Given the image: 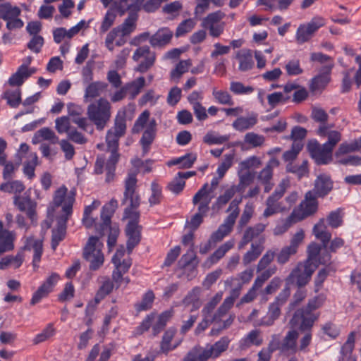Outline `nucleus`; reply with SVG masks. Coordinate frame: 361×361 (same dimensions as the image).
Returning <instances> with one entry per match:
<instances>
[{
	"label": "nucleus",
	"mask_w": 361,
	"mask_h": 361,
	"mask_svg": "<svg viewBox=\"0 0 361 361\" xmlns=\"http://www.w3.org/2000/svg\"><path fill=\"white\" fill-rule=\"evenodd\" d=\"M195 25V23L191 18L183 20L177 27L175 34L176 37H179L190 32L194 28Z\"/></svg>",
	"instance_id": "obj_63"
},
{
	"label": "nucleus",
	"mask_w": 361,
	"mask_h": 361,
	"mask_svg": "<svg viewBox=\"0 0 361 361\" xmlns=\"http://www.w3.org/2000/svg\"><path fill=\"white\" fill-rule=\"evenodd\" d=\"M334 182L330 176L326 173L319 174L314 180L313 192L317 197H326L333 189Z\"/></svg>",
	"instance_id": "obj_14"
},
{
	"label": "nucleus",
	"mask_w": 361,
	"mask_h": 361,
	"mask_svg": "<svg viewBox=\"0 0 361 361\" xmlns=\"http://www.w3.org/2000/svg\"><path fill=\"white\" fill-rule=\"evenodd\" d=\"M327 222L329 226L336 228L343 224V215L341 209H337L329 213L327 216Z\"/></svg>",
	"instance_id": "obj_62"
},
{
	"label": "nucleus",
	"mask_w": 361,
	"mask_h": 361,
	"mask_svg": "<svg viewBox=\"0 0 361 361\" xmlns=\"http://www.w3.org/2000/svg\"><path fill=\"white\" fill-rule=\"evenodd\" d=\"M14 204L20 212L26 213L27 217L34 222L37 219L36 207L37 203L29 196L21 197L16 195L14 197Z\"/></svg>",
	"instance_id": "obj_15"
},
{
	"label": "nucleus",
	"mask_w": 361,
	"mask_h": 361,
	"mask_svg": "<svg viewBox=\"0 0 361 361\" xmlns=\"http://www.w3.org/2000/svg\"><path fill=\"white\" fill-rule=\"evenodd\" d=\"M230 342L231 340L228 337L223 336L214 344H207L212 354V359L214 360L218 358L223 353L226 352L228 348Z\"/></svg>",
	"instance_id": "obj_33"
},
{
	"label": "nucleus",
	"mask_w": 361,
	"mask_h": 361,
	"mask_svg": "<svg viewBox=\"0 0 361 361\" xmlns=\"http://www.w3.org/2000/svg\"><path fill=\"white\" fill-rule=\"evenodd\" d=\"M233 246V240L226 241L223 245H221L210 257L207 258L205 262V264H208L209 267L214 264H216L219 260L224 257L226 253Z\"/></svg>",
	"instance_id": "obj_34"
},
{
	"label": "nucleus",
	"mask_w": 361,
	"mask_h": 361,
	"mask_svg": "<svg viewBox=\"0 0 361 361\" xmlns=\"http://www.w3.org/2000/svg\"><path fill=\"white\" fill-rule=\"evenodd\" d=\"M322 247L316 243H310L307 247V258L304 262H308L318 266L317 257L319 255Z\"/></svg>",
	"instance_id": "obj_53"
},
{
	"label": "nucleus",
	"mask_w": 361,
	"mask_h": 361,
	"mask_svg": "<svg viewBox=\"0 0 361 361\" xmlns=\"http://www.w3.org/2000/svg\"><path fill=\"white\" fill-rule=\"evenodd\" d=\"M145 85V79L144 77H140L137 80L126 84L127 91L130 94V99H133L138 95Z\"/></svg>",
	"instance_id": "obj_50"
},
{
	"label": "nucleus",
	"mask_w": 361,
	"mask_h": 361,
	"mask_svg": "<svg viewBox=\"0 0 361 361\" xmlns=\"http://www.w3.org/2000/svg\"><path fill=\"white\" fill-rule=\"evenodd\" d=\"M317 265L309 264L308 262H300L291 271L286 279L287 284H295L298 288L305 286L311 280Z\"/></svg>",
	"instance_id": "obj_7"
},
{
	"label": "nucleus",
	"mask_w": 361,
	"mask_h": 361,
	"mask_svg": "<svg viewBox=\"0 0 361 361\" xmlns=\"http://www.w3.org/2000/svg\"><path fill=\"white\" fill-rule=\"evenodd\" d=\"M356 332L352 331L348 336L347 341L343 345L341 349L342 361H356L355 356L352 355L355 348Z\"/></svg>",
	"instance_id": "obj_28"
},
{
	"label": "nucleus",
	"mask_w": 361,
	"mask_h": 361,
	"mask_svg": "<svg viewBox=\"0 0 361 361\" xmlns=\"http://www.w3.org/2000/svg\"><path fill=\"white\" fill-rule=\"evenodd\" d=\"M126 120L124 114H118L114 118V126L107 130L106 143L107 152H110L108 159L103 154L98 155L94 164V173L102 174L106 172L105 181L111 183L115 178L116 164L120 159L118 152L119 139L125 135L126 132Z\"/></svg>",
	"instance_id": "obj_1"
},
{
	"label": "nucleus",
	"mask_w": 361,
	"mask_h": 361,
	"mask_svg": "<svg viewBox=\"0 0 361 361\" xmlns=\"http://www.w3.org/2000/svg\"><path fill=\"white\" fill-rule=\"evenodd\" d=\"M355 151H361V137L350 143L346 142L341 143L336 152V156L338 157Z\"/></svg>",
	"instance_id": "obj_42"
},
{
	"label": "nucleus",
	"mask_w": 361,
	"mask_h": 361,
	"mask_svg": "<svg viewBox=\"0 0 361 361\" xmlns=\"http://www.w3.org/2000/svg\"><path fill=\"white\" fill-rule=\"evenodd\" d=\"M133 59L135 61H139L142 59L135 70L143 73L154 66L156 61V54L151 51L149 46L145 45L138 47L135 51L133 55Z\"/></svg>",
	"instance_id": "obj_12"
},
{
	"label": "nucleus",
	"mask_w": 361,
	"mask_h": 361,
	"mask_svg": "<svg viewBox=\"0 0 361 361\" xmlns=\"http://www.w3.org/2000/svg\"><path fill=\"white\" fill-rule=\"evenodd\" d=\"M209 359H212V356L207 345L205 347L196 345L186 353L183 361H208Z\"/></svg>",
	"instance_id": "obj_23"
},
{
	"label": "nucleus",
	"mask_w": 361,
	"mask_h": 361,
	"mask_svg": "<svg viewBox=\"0 0 361 361\" xmlns=\"http://www.w3.org/2000/svg\"><path fill=\"white\" fill-rule=\"evenodd\" d=\"M173 36V32L167 27L159 28L149 38V44L152 47H164L169 44Z\"/></svg>",
	"instance_id": "obj_19"
},
{
	"label": "nucleus",
	"mask_w": 361,
	"mask_h": 361,
	"mask_svg": "<svg viewBox=\"0 0 361 361\" xmlns=\"http://www.w3.org/2000/svg\"><path fill=\"white\" fill-rule=\"evenodd\" d=\"M108 84L104 82L97 81L90 83L85 89L84 98L86 102L100 95L106 90Z\"/></svg>",
	"instance_id": "obj_32"
},
{
	"label": "nucleus",
	"mask_w": 361,
	"mask_h": 361,
	"mask_svg": "<svg viewBox=\"0 0 361 361\" xmlns=\"http://www.w3.org/2000/svg\"><path fill=\"white\" fill-rule=\"evenodd\" d=\"M74 192L71 195H68L66 199V204L63 207V214L57 218V227L52 230L51 236V248L55 250L59 243L62 241L66 235V223L68 216L72 213V206L74 202Z\"/></svg>",
	"instance_id": "obj_5"
},
{
	"label": "nucleus",
	"mask_w": 361,
	"mask_h": 361,
	"mask_svg": "<svg viewBox=\"0 0 361 361\" xmlns=\"http://www.w3.org/2000/svg\"><path fill=\"white\" fill-rule=\"evenodd\" d=\"M21 10L18 6H13L6 2L0 4V18L7 21L15 17H19Z\"/></svg>",
	"instance_id": "obj_37"
},
{
	"label": "nucleus",
	"mask_w": 361,
	"mask_h": 361,
	"mask_svg": "<svg viewBox=\"0 0 361 361\" xmlns=\"http://www.w3.org/2000/svg\"><path fill=\"white\" fill-rule=\"evenodd\" d=\"M23 249L27 250H33L32 265L35 269L38 268V263L41 260L43 252L42 241L33 237L27 238Z\"/></svg>",
	"instance_id": "obj_26"
},
{
	"label": "nucleus",
	"mask_w": 361,
	"mask_h": 361,
	"mask_svg": "<svg viewBox=\"0 0 361 361\" xmlns=\"http://www.w3.org/2000/svg\"><path fill=\"white\" fill-rule=\"evenodd\" d=\"M291 328L281 342V353L286 355H293L298 351L297 340L299 333L298 328Z\"/></svg>",
	"instance_id": "obj_16"
},
{
	"label": "nucleus",
	"mask_w": 361,
	"mask_h": 361,
	"mask_svg": "<svg viewBox=\"0 0 361 361\" xmlns=\"http://www.w3.org/2000/svg\"><path fill=\"white\" fill-rule=\"evenodd\" d=\"M24 260L23 252H18L16 256L8 255L1 259L0 269H6L8 267L11 266L14 269L19 268Z\"/></svg>",
	"instance_id": "obj_36"
},
{
	"label": "nucleus",
	"mask_w": 361,
	"mask_h": 361,
	"mask_svg": "<svg viewBox=\"0 0 361 361\" xmlns=\"http://www.w3.org/2000/svg\"><path fill=\"white\" fill-rule=\"evenodd\" d=\"M38 136L44 140L49 141L51 144H57L59 142V137L55 133L49 128H42L37 131Z\"/></svg>",
	"instance_id": "obj_64"
},
{
	"label": "nucleus",
	"mask_w": 361,
	"mask_h": 361,
	"mask_svg": "<svg viewBox=\"0 0 361 361\" xmlns=\"http://www.w3.org/2000/svg\"><path fill=\"white\" fill-rule=\"evenodd\" d=\"M325 25V20L322 17L315 16L305 24H301L295 35V38L299 44H303L308 42L314 35V33Z\"/></svg>",
	"instance_id": "obj_10"
},
{
	"label": "nucleus",
	"mask_w": 361,
	"mask_h": 361,
	"mask_svg": "<svg viewBox=\"0 0 361 361\" xmlns=\"http://www.w3.org/2000/svg\"><path fill=\"white\" fill-rule=\"evenodd\" d=\"M317 198L313 192H306L305 200L291 213L296 221H302L317 212L319 204Z\"/></svg>",
	"instance_id": "obj_9"
},
{
	"label": "nucleus",
	"mask_w": 361,
	"mask_h": 361,
	"mask_svg": "<svg viewBox=\"0 0 361 361\" xmlns=\"http://www.w3.org/2000/svg\"><path fill=\"white\" fill-rule=\"evenodd\" d=\"M38 157L36 153L30 154V160L25 162L23 166V173L29 179L35 177V169L37 165Z\"/></svg>",
	"instance_id": "obj_54"
},
{
	"label": "nucleus",
	"mask_w": 361,
	"mask_h": 361,
	"mask_svg": "<svg viewBox=\"0 0 361 361\" xmlns=\"http://www.w3.org/2000/svg\"><path fill=\"white\" fill-rule=\"evenodd\" d=\"M307 149L317 165H327L333 161V150L315 139L308 141Z\"/></svg>",
	"instance_id": "obj_8"
},
{
	"label": "nucleus",
	"mask_w": 361,
	"mask_h": 361,
	"mask_svg": "<svg viewBox=\"0 0 361 361\" xmlns=\"http://www.w3.org/2000/svg\"><path fill=\"white\" fill-rule=\"evenodd\" d=\"M233 154H228L224 155V158L222 162L219 165L217 169V173L220 178H223L226 171L231 168L233 164Z\"/></svg>",
	"instance_id": "obj_61"
},
{
	"label": "nucleus",
	"mask_w": 361,
	"mask_h": 361,
	"mask_svg": "<svg viewBox=\"0 0 361 361\" xmlns=\"http://www.w3.org/2000/svg\"><path fill=\"white\" fill-rule=\"evenodd\" d=\"M307 293L305 290H302L299 288L296 292L293 294L290 302L288 304V312H291L296 307H298L306 298Z\"/></svg>",
	"instance_id": "obj_60"
},
{
	"label": "nucleus",
	"mask_w": 361,
	"mask_h": 361,
	"mask_svg": "<svg viewBox=\"0 0 361 361\" xmlns=\"http://www.w3.org/2000/svg\"><path fill=\"white\" fill-rule=\"evenodd\" d=\"M254 212V207L252 204H246L243 214L238 224V229L241 231L242 228L247 225L252 218Z\"/></svg>",
	"instance_id": "obj_57"
},
{
	"label": "nucleus",
	"mask_w": 361,
	"mask_h": 361,
	"mask_svg": "<svg viewBox=\"0 0 361 361\" xmlns=\"http://www.w3.org/2000/svg\"><path fill=\"white\" fill-rule=\"evenodd\" d=\"M173 315V310L172 309L163 312L157 318L156 323L152 326L154 335H157L166 326L167 322L171 319Z\"/></svg>",
	"instance_id": "obj_41"
},
{
	"label": "nucleus",
	"mask_w": 361,
	"mask_h": 361,
	"mask_svg": "<svg viewBox=\"0 0 361 361\" xmlns=\"http://www.w3.org/2000/svg\"><path fill=\"white\" fill-rule=\"evenodd\" d=\"M266 225L262 223L247 227L244 231L242 239L238 244V249H243L246 245L255 238L258 240L262 236L261 234L264 231Z\"/></svg>",
	"instance_id": "obj_21"
},
{
	"label": "nucleus",
	"mask_w": 361,
	"mask_h": 361,
	"mask_svg": "<svg viewBox=\"0 0 361 361\" xmlns=\"http://www.w3.org/2000/svg\"><path fill=\"white\" fill-rule=\"evenodd\" d=\"M324 302L322 296L309 300L306 306L298 309L288 322L292 328H298L300 331L312 329L314 322L319 319V314L314 311L319 308Z\"/></svg>",
	"instance_id": "obj_2"
},
{
	"label": "nucleus",
	"mask_w": 361,
	"mask_h": 361,
	"mask_svg": "<svg viewBox=\"0 0 361 361\" xmlns=\"http://www.w3.org/2000/svg\"><path fill=\"white\" fill-rule=\"evenodd\" d=\"M333 126L320 125L317 130V134L322 137H327V141L324 143L333 151L336 145L341 140L342 135L338 130H331Z\"/></svg>",
	"instance_id": "obj_18"
},
{
	"label": "nucleus",
	"mask_w": 361,
	"mask_h": 361,
	"mask_svg": "<svg viewBox=\"0 0 361 361\" xmlns=\"http://www.w3.org/2000/svg\"><path fill=\"white\" fill-rule=\"evenodd\" d=\"M103 244L99 237L90 236L83 250V257L90 262V269L97 270L104 264Z\"/></svg>",
	"instance_id": "obj_6"
},
{
	"label": "nucleus",
	"mask_w": 361,
	"mask_h": 361,
	"mask_svg": "<svg viewBox=\"0 0 361 361\" xmlns=\"http://www.w3.org/2000/svg\"><path fill=\"white\" fill-rule=\"evenodd\" d=\"M289 185V180L283 179L275 189L274 192L267 199L266 206H270L283 211V208L279 201L283 196Z\"/></svg>",
	"instance_id": "obj_22"
},
{
	"label": "nucleus",
	"mask_w": 361,
	"mask_h": 361,
	"mask_svg": "<svg viewBox=\"0 0 361 361\" xmlns=\"http://www.w3.org/2000/svg\"><path fill=\"white\" fill-rule=\"evenodd\" d=\"M225 13L221 11L211 13L202 19L201 26L204 29H207L217 25L221 23V20L225 17Z\"/></svg>",
	"instance_id": "obj_44"
},
{
	"label": "nucleus",
	"mask_w": 361,
	"mask_h": 361,
	"mask_svg": "<svg viewBox=\"0 0 361 361\" xmlns=\"http://www.w3.org/2000/svg\"><path fill=\"white\" fill-rule=\"evenodd\" d=\"M129 221L126 226V233L128 237L127 250L130 253L141 240V226L138 225L140 213H132L128 217Z\"/></svg>",
	"instance_id": "obj_11"
},
{
	"label": "nucleus",
	"mask_w": 361,
	"mask_h": 361,
	"mask_svg": "<svg viewBox=\"0 0 361 361\" xmlns=\"http://www.w3.org/2000/svg\"><path fill=\"white\" fill-rule=\"evenodd\" d=\"M281 314V307L273 302H271L269 305L267 314L261 319L257 325L264 326H272L274 324L275 321L279 318Z\"/></svg>",
	"instance_id": "obj_27"
},
{
	"label": "nucleus",
	"mask_w": 361,
	"mask_h": 361,
	"mask_svg": "<svg viewBox=\"0 0 361 361\" xmlns=\"http://www.w3.org/2000/svg\"><path fill=\"white\" fill-rule=\"evenodd\" d=\"M4 98L7 100L8 104L12 108H16L21 103V92L19 89L13 91H6Z\"/></svg>",
	"instance_id": "obj_52"
},
{
	"label": "nucleus",
	"mask_w": 361,
	"mask_h": 361,
	"mask_svg": "<svg viewBox=\"0 0 361 361\" xmlns=\"http://www.w3.org/2000/svg\"><path fill=\"white\" fill-rule=\"evenodd\" d=\"M176 332V330L174 328H170L164 332L160 344V350L162 353L168 354L169 352L176 348V345L171 344Z\"/></svg>",
	"instance_id": "obj_40"
},
{
	"label": "nucleus",
	"mask_w": 361,
	"mask_h": 361,
	"mask_svg": "<svg viewBox=\"0 0 361 361\" xmlns=\"http://www.w3.org/2000/svg\"><path fill=\"white\" fill-rule=\"evenodd\" d=\"M137 171H130L125 180V190L123 193V204L129 202V206L126 208L125 218H128L132 213H140L137 209L140 204V196L136 191L137 188Z\"/></svg>",
	"instance_id": "obj_4"
},
{
	"label": "nucleus",
	"mask_w": 361,
	"mask_h": 361,
	"mask_svg": "<svg viewBox=\"0 0 361 361\" xmlns=\"http://www.w3.org/2000/svg\"><path fill=\"white\" fill-rule=\"evenodd\" d=\"M156 133H157L152 130H147L146 129L144 131L140 140V143L142 148V157H145L149 152L150 146L155 139Z\"/></svg>",
	"instance_id": "obj_49"
},
{
	"label": "nucleus",
	"mask_w": 361,
	"mask_h": 361,
	"mask_svg": "<svg viewBox=\"0 0 361 361\" xmlns=\"http://www.w3.org/2000/svg\"><path fill=\"white\" fill-rule=\"evenodd\" d=\"M29 77L30 74L27 72V66L22 64L18 68L17 71L10 77L8 84L11 86H20L23 85L24 80Z\"/></svg>",
	"instance_id": "obj_39"
},
{
	"label": "nucleus",
	"mask_w": 361,
	"mask_h": 361,
	"mask_svg": "<svg viewBox=\"0 0 361 361\" xmlns=\"http://www.w3.org/2000/svg\"><path fill=\"white\" fill-rule=\"evenodd\" d=\"M137 18L138 16L136 12H130L123 23L116 27L122 37L129 35L135 30Z\"/></svg>",
	"instance_id": "obj_30"
},
{
	"label": "nucleus",
	"mask_w": 361,
	"mask_h": 361,
	"mask_svg": "<svg viewBox=\"0 0 361 361\" xmlns=\"http://www.w3.org/2000/svg\"><path fill=\"white\" fill-rule=\"evenodd\" d=\"M313 233L317 239L322 241L323 247L327 248L328 243L331 238V234L326 230L324 219H321L319 221L314 225Z\"/></svg>",
	"instance_id": "obj_31"
},
{
	"label": "nucleus",
	"mask_w": 361,
	"mask_h": 361,
	"mask_svg": "<svg viewBox=\"0 0 361 361\" xmlns=\"http://www.w3.org/2000/svg\"><path fill=\"white\" fill-rule=\"evenodd\" d=\"M258 121V114L251 112L247 116H240L232 123V126L238 131L243 132L253 128Z\"/></svg>",
	"instance_id": "obj_24"
},
{
	"label": "nucleus",
	"mask_w": 361,
	"mask_h": 361,
	"mask_svg": "<svg viewBox=\"0 0 361 361\" xmlns=\"http://www.w3.org/2000/svg\"><path fill=\"white\" fill-rule=\"evenodd\" d=\"M197 159L195 154L188 153L179 158L170 161L168 166L180 165V169H189L192 167Z\"/></svg>",
	"instance_id": "obj_43"
},
{
	"label": "nucleus",
	"mask_w": 361,
	"mask_h": 361,
	"mask_svg": "<svg viewBox=\"0 0 361 361\" xmlns=\"http://www.w3.org/2000/svg\"><path fill=\"white\" fill-rule=\"evenodd\" d=\"M16 233L4 228V224L0 221V256L14 249Z\"/></svg>",
	"instance_id": "obj_20"
},
{
	"label": "nucleus",
	"mask_w": 361,
	"mask_h": 361,
	"mask_svg": "<svg viewBox=\"0 0 361 361\" xmlns=\"http://www.w3.org/2000/svg\"><path fill=\"white\" fill-rule=\"evenodd\" d=\"M222 178H220L219 176L218 177H214L211 181V187L209 189L208 183L204 184V185L197 192V193L194 195L192 198V202L194 204H197L199 203L200 201H201V199L204 197H207L208 195L213 192L216 188L218 186L219 183V180Z\"/></svg>",
	"instance_id": "obj_35"
},
{
	"label": "nucleus",
	"mask_w": 361,
	"mask_h": 361,
	"mask_svg": "<svg viewBox=\"0 0 361 361\" xmlns=\"http://www.w3.org/2000/svg\"><path fill=\"white\" fill-rule=\"evenodd\" d=\"M212 96L215 101L220 104L228 106H233L234 104L231 95L226 90L214 88L212 91Z\"/></svg>",
	"instance_id": "obj_47"
},
{
	"label": "nucleus",
	"mask_w": 361,
	"mask_h": 361,
	"mask_svg": "<svg viewBox=\"0 0 361 361\" xmlns=\"http://www.w3.org/2000/svg\"><path fill=\"white\" fill-rule=\"evenodd\" d=\"M279 161L276 158H271L267 162L266 166L259 172L257 180L264 185V192H269L273 188L271 183L273 178V169L279 166Z\"/></svg>",
	"instance_id": "obj_13"
},
{
	"label": "nucleus",
	"mask_w": 361,
	"mask_h": 361,
	"mask_svg": "<svg viewBox=\"0 0 361 361\" xmlns=\"http://www.w3.org/2000/svg\"><path fill=\"white\" fill-rule=\"evenodd\" d=\"M54 334L55 329L54 328L53 324H49L40 334L36 335L33 339V343L37 345L42 343L53 336Z\"/></svg>",
	"instance_id": "obj_58"
},
{
	"label": "nucleus",
	"mask_w": 361,
	"mask_h": 361,
	"mask_svg": "<svg viewBox=\"0 0 361 361\" xmlns=\"http://www.w3.org/2000/svg\"><path fill=\"white\" fill-rule=\"evenodd\" d=\"M236 59L239 61V69L241 71H247L254 66L252 56L249 51L242 50L237 53Z\"/></svg>",
	"instance_id": "obj_38"
},
{
	"label": "nucleus",
	"mask_w": 361,
	"mask_h": 361,
	"mask_svg": "<svg viewBox=\"0 0 361 361\" xmlns=\"http://www.w3.org/2000/svg\"><path fill=\"white\" fill-rule=\"evenodd\" d=\"M134 4L133 0H116L114 6L120 16H123L129 10H131L130 12L136 11Z\"/></svg>",
	"instance_id": "obj_55"
},
{
	"label": "nucleus",
	"mask_w": 361,
	"mask_h": 361,
	"mask_svg": "<svg viewBox=\"0 0 361 361\" xmlns=\"http://www.w3.org/2000/svg\"><path fill=\"white\" fill-rule=\"evenodd\" d=\"M53 290L42 283L38 289L33 293L30 304L34 305L38 303L42 298H46Z\"/></svg>",
	"instance_id": "obj_59"
},
{
	"label": "nucleus",
	"mask_w": 361,
	"mask_h": 361,
	"mask_svg": "<svg viewBox=\"0 0 361 361\" xmlns=\"http://www.w3.org/2000/svg\"><path fill=\"white\" fill-rule=\"evenodd\" d=\"M25 187L24 184L20 180H13L1 183L0 185V190L4 192L20 194Z\"/></svg>",
	"instance_id": "obj_48"
},
{
	"label": "nucleus",
	"mask_w": 361,
	"mask_h": 361,
	"mask_svg": "<svg viewBox=\"0 0 361 361\" xmlns=\"http://www.w3.org/2000/svg\"><path fill=\"white\" fill-rule=\"evenodd\" d=\"M222 293H217L203 307L202 310V316L212 317V313L215 309L216 305L219 303L222 299Z\"/></svg>",
	"instance_id": "obj_56"
},
{
	"label": "nucleus",
	"mask_w": 361,
	"mask_h": 361,
	"mask_svg": "<svg viewBox=\"0 0 361 361\" xmlns=\"http://www.w3.org/2000/svg\"><path fill=\"white\" fill-rule=\"evenodd\" d=\"M333 68V64L324 65L319 68V73L311 80L310 90L316 91L324 89L330 81V75Z\"/></svg>",
	"instance_id": "obj_17"
},
{
	"label": "nucleus",
	"mask_w": 361,
	"mask_h": 361,
	"mask_svg": "<svg viewBox=\"0 0 361 361\" xmlns=\"http://www.w3.org/2000/svg\"><path fill=\"white\" fill-rule=\"evenodd\" d=\"M265 242L264 236L260 237L257 241L252 243L250 249L243 255V262L247 265L252 262L256 260L264 250V243Z\"/></svg>",
	"instance_id": "obj_25"
},
{
	"label": "nucleus",
	"mask_w": 361,
	"mask_h": 361,
	"mask_svg": "<svg viewBox=\"0 0 361 361\" xmlns=\"http://www.w3.org/2000/svg\"><path fill=\"white\" fill-rule=\"evenodd\" d=\"M87 115L97 130H102L111 117V105L106 99L101 97L88 105Z\"/></svg>",
	"instance_id": "obj_3"
},
{
	"label": "nucleus",
	"mask_w": 361,
	"mask_h": 361,
	"mask_svg": "<svg viewBox=\"0 0 361 361\" xmlns=\"http://www.w3.org/2000/svg\"><path fill=\"white\" fill-rule=\"evenodd\" d=\"M238 295V291L233 290L232 295L224 300V302L218 308L217 311L212 316V319L214 322L220 321L221 318L226 315L228 310L233 307L234 301Z\"/></svg>",
	"instance_id": "obj_29"
},
{
	"label": "nucleus",
	"mask_w": 361,
	"mask_h": 361,
	"mask_svg": "<svg viewBox=\"0 0 361 361\" xmlns=\"http://www.w3.org/2000/svg\"><path fill=\"white\" fill-rule=\"evenodd\" d=\"M230 139L229 135H218L214 132L207 133L203 137V142L207 145H221Z\"/></svg>",
	"instance_id": "obj_51"
},
{
	"label": "nucleus",
	"mask_w": 361,
	"mask_h": 361,
	"mask_svg": "<svg viewBox=\"0 0 361 361\" xmlns=\"http://www.w3.org/2000/svg\"><path fill=\"white\" fill-rule=\"evenodd\" d=\"M286 171L287 172L295 174L297 177L300 179L308 174V161L303 160L302 164L300 165L290 162L287 164Z\"/></svg>",
	"instance_id": "obj_45"
},
{
	"label": "nucleus",
	"mask_w": 361,
	"mask_h": 361,
	"mask_svg": "<svg viewBox=\"0 0 361 361\" xmlns=\"http://www.w3.org/2000/svg\"><path fill=\"white\" fill-rule=\"evenodd\" d=\"M154 294L152 290H148L146 292L141 301L135 305V308L137 312L142 311H147L152 307V304L154 300Z\"/></svg>",
	"instance_id": "obj_46"
}]
</instances>
